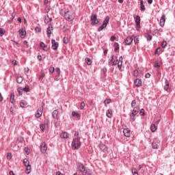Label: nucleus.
Here are the masks:
<instances>
[{
  "label": "nucleus",
  "instance_id": "1",
  "mask_svg": "<svg viewBox=\"0 0 175 175\" xmlns=\"http://www.w3.org/2000/svg\"><path fill=\"white\" fill-rule=\"evenodd\" d=\"M59 14L63 16L67 21H73V20H75L73 13L70 12L69 10L62 9L59 10Z\"/></svg>",
  "mask_w": 175,
  "mask_h": 175
},
{
  "label": "nucleus",
  "instance_id": "2",
  "mask_svg": "<svg viewBox=\"0 0 175 175\" xmlns=\"http://www.w3.org/2000/svg\"><path fill=\"white\" fill-rule=\"evenodd\" d=\"M81 146V143L80 142V137L74 138L71 144L72 148L73 150H79Z\"/></svg>",
  "mask_w": 175,
  "mask_h": 175
},
{
  "label": "nucleus",
  "instance_id": "3",
  "mask_svg": "<svg viewBox=\"0 0 175 175\" xmlns=\"http://www.w3.org/2000/svg\"><path fill=\"white\" fill-rule=\"evenodd\" d=\"M90 21H91V25H96L97 24H99L100 21L98 19V16H96V14L92 12V15L90 16Z\"/></svg>",
  "mask_w": 175,
  "mask_h": 175
},
{
  "label": "nucleus",
  "instance_id": "4",
  "mask_svg": "<svg viewBox=\"0 0 175 175\" xmlns=\"http://www.w3.org/2000/svg\"><path fill=\"white\" fill-rule=\"evenodd\" d=\"M40 150L42 154H46V152L47 151V145L46 144V142L40 144Z\"/></svg>",
  "mask_w": 175,
  "mask_h": 175
},
{
  "label": "nucleus",
  "instance_id": "5",
  "mask_svg": "<svg viewBox=\"0 0 175 175\" xmlns=\"http://www.w3.org/2000/svg\"><path fill=\"white\" fill-rule=\"evenodd\" d=\"M78 166V170H79V172H81V173H85V174H87V171L85 170V166L84 165H83L81 163H79L77 164Z\"/></svg>",
  "mask_w": 175,
  "mask_h": 175
},
{
  "label": "nucleus",
  "instance_id": "6",
  "mask_svg": "<svg viewBox=\"0 0 175 175\" xmlns=\"http://www.w3.org/2000/svg\"><path fill=\"white\" fill-rule=\"evenodd\" d=\"M18 33L20 38H21V39H24L27 35V31H25V29L22 28L18 30Z\"/></svg>",
  "mask_w": 175,
  "mask_h": 175
},
{
  "label": "nucleus",
  "instance_id": "7",
  "mask_svg": "<svg viewBox=\"0 0 175 175\" xmlns=\"http://www.w3.org/2000/svg\"><path fill=\"white\" fill-rule=\"evenodd\" d=\"M42 114H43V108L42 107H40L36 114H35V117L36 118H40V117H42Z\"/></svg>",
  "mask_w": 175,
  "mask_h": 175
},
{
  "label": "nucleus",
  "instance_id": "8",
  "mask_svg": "<svg viewBox=\"0 0 175 175\" xmlns=\"http://www.w3.org/2000/svg\"><path fill=\"white\" fill-rule=\"evenodd\" d=\"M98 147H99L100 151H103V152H104L105 154H106V152H107V147L104 144H100Z\"/></svg>",
  "mask_w": 175,
  "mask_h": 175
},
{
  "label": "nucleus",
  "instance_id": "9",
  "mask_svg": "<svg viewBox=\"0 0 175 175\" xmlns=\"http://www.w3.org/2000/svg\"><path fill=\"white\" fill-rule=\"evenodd\" d=\"M51 44H52L51 47H52L53 50H57L58 49L59 44H58V42H57L55 41V40L53 39L51 40Z\"/></svg>",
  "mask_w": 175,
  "mask_h": 175
},
{
  "label": "nucleus",
  "instance_id": "10",
  "mask_svg": "<svg viewBox=\"0 0 175 175\" xmlns=\"http://www.w3.org/2000/svg\"><path fill=\"white\" fill-rule=\"evenodd\" d=\"M125 44H127V46H130L132 42H133V38L131 36H128L125 40Z\"/></svg>",
  "mask_w": 175,
  "mask_h": 175
},
{
  "label": "nucleus",
  "instance_id": "11",
  "mask_svg": "<svg viewBox=\"0 0 175 175\" xmlns=\"http://www.w3.org/2000/svg\"><path fill=\"white\" fill-rule=\"evenodd\" d=\"M123 133L126 137H129L131 136V130L129 129H124Z\"/></svg>",
  "mask_w": 175,
  "mask_h": 175
},
{
  "label": "nucleus",
  "instance_id": "12",
  "mask_svg": "<svg viewBox=\"0 0 175 175\" xmlns=\"http://www.w3.org/2000/svg\"><path fill=\"white\" fill-rule=\"evenodd\" d=\"M165 21H166V16L162 15L161 19H160V25L161 27L165 26Z\"/></svg>",
  "mask_w": 175,
  "mask_h": 175
},
{
  "label": "nucleus",
  "instance_id": "13",
  "mask_svg": "<svg viewBox=\"0 0 175 175\" xmlns=\"http://www.w3.org/2000/svg\"><path fill=\"white\" fill-rule=\"evenodd\" d=\"M134 83H135V85H136L137 87H142V80L139 79H136L134 81Z\"/></svg>",
  "mask_w": 175,
  "mask_h": 175
},
{
  "label": "nucleus",
  "instance_id": "14",
  "mask_svg": "<svg viewBox=\"0 0 175 175\" xmlns=\"http://www.w3.org/2000/svg\"><path fill=\"white\" fill-rule=\"evenodd\" d=\"M122 59H123L122 56H120L119 57V62H118V67L119 70H121V68L122 66Z\"/></svg>",
  "mask_w": 175,
  "mask_h": 175
},
{
  "label": "nucleus",
  "instance_id": "15",
  "mask_svg": "<svg viewBox=\"0 0 175 175\" xmlns=\"http://www.w3.org/2000/svg\"><path fill=\"white\" fill-rule=\"evenodd\" d=\"M170 87V85L169 83V81H167L166 79H165V85H164V90L165 91H167V90H169Z\"/></svg>",
  "mask_w": 175,
  "mask_h": 175
},
{
  "label": "nucleus",
  "instance_id": "16",
  "mask_svg": "<svg viewBox=\"0 0 175 175\" xmlns=\"http://www.w3.org/2000/svg\"><path fill=\"white\" fill-rule=\"evenodd\" d=\"M40 47H42L44 51H48L49 48L47 47V45L44 44V42H41L40 43Z\"/></svg>",
  "mask_w": 175,
  "mask_h": 175
},
{
  "label": "nucleus",
  "instance_id": "17",
  "mask_svg": "<svg viewBox=\"0 0 175 175\" xmlns=\"http://www.w3.org/2000/svg\"><path fill=\"white\" fill-rule=\"evenodd\" d=\"M60 137H62V139H68L69 134H68L67 132H63L60 134Z\"/></svg>",
  "mask_w": 175,
  "mask_h": 175
},
{
  "label": "nucleus",
  "instance_id": "18",
  "mask_svg": "<svg viewBox=\"0 0 175 175\" xmlns=\"http://www.w3.org/2000/svg\"><path fill=\"white\" fill-rule=\"evenodd\" d=\"M52 117L55 120H57V118H58V110L55 109L53 111Z\"/></svg>",
  "mask_w": 175,
  "mask_h": 175
},
{
  "label": "nucleus",
  "instance_id": "19",
  "mask_svg": "<svg viewBox=\"0 0 175 175\" xmlns=\"http://www.w3.org/2000/svg\"><path fill=\"white\" fill-rule=\"evenodd\" d=\"M47 36L50 38V35H51V31H53V26H49L47 27Z\"/></svg>",
  "mask_w": 175,
  "mask_h": 175
},
{
  "label": "nucleus",
  "instance_id": "20",
  "mask_svg": "<svg viewBox=\"0 0 175 175\" xmlns=\"http://www.w3.org/2000/svg\"><path fill=\"white\" fill-rule=\"evenodd\" d=\"M109 21H110V17L109 16H107L103 21V24L107 26V24H109Z\"/></svg>",
  "mask_w": 175,
  "mask_h": 175
},
{
  "label": "nucleus",
  "instance_id": "21",
  "mask_svg": "<svg viewBox=\"0 0 175 175\" xmlns=\"http://www.w3.org/2000/svg\"><path fill=\"white\" fill-rule=\"evenodd\" d=\"M112 115H113V110H111V109H109L107 112V117H108V118H111Z\"/></svg>",
  "mask_w": 175,
  "mask_h": 175
},
{
  "label": "nucleus",
  "instance_id": "22",
  "mask_svg": "<svg viewBox=\"0 0 175 175\" xmlns=\"http://www.w3.org/2000/svg\"><path fill=\"white\" fill-rule=\"evenodd\" d=\"M140 10L141 12H144V10H146V7L144 6L143 0H141L140 1Z\"/></svg>",
  "mask_w": 175,
  "mask_h": 175
},
{
  "label": "nucleus",
  "instance_id": "23",
  "mask_svg": "<svg viewBox=\"0 0 175 175\" xmlns=\"http://www.w3.org/2000/svg\"><path fill=\"white\" fill-rule=\"evenodd\" d=\"M51 18H50V16H49V14H47L45 17H44V23L45 24H48V23H50V21H51Z\"/></svg>",
  "mask_w": 175,
  "mask_h": 175
},
{
  "label": "nucleus",
  "instance_id": "24",
  "mask_svg": "<svg viewBox=\"0 0 175 175\" xmlns=\"http://www.w3.org/2000/svg\"><path fill=\"white\" fill-rule=\"evenodd\" d=\"M135 23V24H140V16L139 15H137L135 17H134Z\"/></svg>",
  "mask_w": 175,
  "mask_h": 175
},
{
  "label": "nucleus",
  "instance_id": "25",
  "mask_svg": "<svg viewBox=\"0 0 175 175\" xmlns=\"http://www.w3.org/2000/svg\"><path fill=\"white\" fill-rule=\"evenodd\" d=\"M72 117H77V118H80V113L76 111L72 112Z\"/></svg>",
  "mask_w": 175,
  "mask_h": 175
},
{
  "label": "nucleus",
  "instance_id": "26",
  "mask_svg": "<svg viewBox=\"0 0 175 175\" xmlns=\"http://www.w3.org/2000/svg\"><path fill=\"white\" fill-rule=\"evenodd\" d=\"M131 173L133 175H139V173L137 172V170L135 167H133L131 169Z\"/></svg>",
  "mask_w": 175,
  "mask_h": 175
},
{
  "label": "nucleus",
  "instance_id": "27",
  "mask_svg": "<svg viewBox=\"0 0 175 175\" xmlns=\"http://www.w3.org/2000/svg\"><path fill=\"white\" fill-rule=\"evenodd\" d=\"M85 61L87 65H92V60H91V59H90L89 57H86L85 59Z\"/></svg>",
  "mask_w": 175,
  "mask_h": 175
},
{
  "label": "nucleus",
  "instance_id": "28",
  "mask_svg": "<svg viewBox=\"0 0 175 175\" xmlns=\"http://www.w3.org/2000/svg\"><path fill=\"white\" fill-rule=\"evenodd\" d=\"M152 148H153V150H158V144H157V142H152Z\"/></svg>",
  "mask_w": 175,
  "mask_h": 175
},
{
  "label": "nucleus",
  "instance_id": "29",
  "mask_svg": "<svg viewBox=\"0 0 175 175\" xmlns=\"http://www.w3.org/2000/svg\"><path fill=\"white\" fill-rule=\"evenodd\" d=\"M31 173V165H26V174H29Z\"/></svg>",
  "mask_w": 175,
  "mask_h": 175
},
{
  "label": "nucleus",
  "instance_id": "30",
  "mask_svg": "<svg viewBox=\"0 0 175 175\" xmlns=\"http://www.w3.org/2000/svg\"><path fill=\"white\" fill-rule=\"evenodd\" d=\"M16 82L18 84H21L23 83V77H18L16 78Z\"/></svg>",
  "mask_w": 175,
  "mask_h": 175
},
{
  "label": "nucleus",
  "instance_id": "31",
  "mask_svg": "<svg viewBox=\"0 0 175 175\" xmlns=\"http://www.w3.org/2000/svg\"><path fill=\"white\" fill-rule=\"evenodd\" d=\"M132 113H134L135 114H137V113H139V107H135L133 109Z\"/></svg>",
  "mask_w": 175,
  "mask_h": 175
},
{
  "label": "nucleus",
  "instance_id": "32",
  "mask_svg": "<svg viewBox=\"0 0 175 175\" xmlns=\"http://www.w3.org/2000/svg\"><path fill=\"white\" fill-rule=\"evenodd\" d=\"M10 100L11 103H14V93L11 94Z\"/></svg>",
  "mask_w": 175,
  "mask_h": 175
},
{
  "label": "nucleus",
  "instance_id": "33",
  "mask_svg": "<svg viewBox=\"0 0 175 175\" xmlns=\"http://www.w3.org/2000/svg\"><path fill=\"white\" fill-rule=\"evenodd\" d=\"M23 164H24L25 166H29V161H28L27 159H24Z\"/></svg>",
  "mask_w": 175,
  "mask_h": 175
},
{
  "label": "nucleus",
  "instance_id": "34",
  "mask_svg": "<svg viewBox=\"0 0 175 175\" xmlns=\"http://www.w3.org/2000/svg\"><path fill=\"white\" fill-rule=\"evenodd\" d=\"M148 42H151V40H152V36L150 34H147L146 36Z\"/></svg>",
  "mask_w": 175,
  "mask_h": 175
},
{
  "label": "nucleus",
  "instance_id": "35",
  "mask_svg": "<svg viewBox=\"0 0 175 175\" xmlns=\"http://www.w3.org/2000/svg\"><path fill=\"white\" fill-rule=\"evenodd\" d=\"M150 130L152 132H155L157 131V128L155 127V124H151Z\"/></svg>",
  "mask_w": 175,
  "mask_h": 175
},
{
  "label": "nucleus",
  "instance_id": "36",
  "mask_svg": "<svg viewBox=\"0 0 175 175\" xmlns=\"http://www.w3.org/2000/svg\"><path fill=\"white\" fill-rule=\"evenodd\" d=\"M114 47H115L114 49L115 51H117V50L120 49V44H118V42H116L114 44Z\"/></svg>",
  "mask_w": 175,
  "mask_h": 175
},
{
  "label": "nucleus",
  "instance_id": "37",
  "mask_svg": "<svg viewBox=\"0 0 175 175\" xmlns=\"http://www.w3.org/2000/svg\"><path fill=\"white\" fill-rule=\"evenodd\" d=\"M114 59V55H112L109 59V65H111V62H113V60Z\"/></svg>",
  "mask_w": 175,
  "mask_h": 175
},
{
  "label": "nucleus",
  "instance_id": "38",
  "mask_svg": "<svg viewBox=\"0 0 175 175\" xmlns=\"http://www.w3.org/2000/svg\"><path fill=\"white\" fill-rule=\"evenodd\" d=\"M166 46H167V42H166V41H163L162 44H161V47L162 49H165V47H166Z\"/></svg>",
  "mask_w": 175,
  "mask_h": 175
},
{
  "label": "nucleus",
  "instance_id": "39",
  "mask_svg": "<svg viewBox=\"0 0 175 175\" xmlns=\"http://www.w3.org/2000/svg\"><path fill=\"white\" fill-rule=\"evenodd\" d=\"M26 106H27V103H24V102L20 103V107H22L23 109V107H25Z\"/></svg>",
  "mask_w": 175,
  "mask_h": 175
},
{
  "label": "nucleus",
  "instance_id": "40",
  "mask_svg": "<svg viewBox=\"0 0 175 175\" xmlns=\"http://www.w3.org/2000/svg\"><path fill=\"white\" fill-rule=\"evenodd\" d=\"M133 76L135 77H137V76H139V70H135L134 72H133Z\"/></svg>",
  "mask_w": 175,
  "mask_h": 175
},
{
  "label": "nucleus",
  "instance_id": "41",
  "mask_svg": "<svg viewBox=\"0 0 175 175\" xmlns=\"http://www.w3.org/2000/svg\"><path fill=\"white\" fill-rule=\"evenodd\" d=\"M12 20L8 21V23H10V24H11V23H12V21H13V20H14V17H16V13L13 12L12 14Z\"/></svg>",
  "mask_w": 175,
  "mask_h": 175
},
{
  "label": "nucleus",
  "instance_id": "42",
  "mask_svg": "<svg viewBox=\"0 0 175 175\" xmlns=\"http://www.w3.org/2000/svg\"><path fill=\"white\" fill-rule=\"evenodd\" d=\"M54 70H55L54 67H50L49 69V73H54Z\"/></svg>",
  "mask_w": 175,
  "mask_h": 175
},
{
  "label": "nucleus",
  "instance_id": "43",
  "mask_svg": "<svg viewBox=\"0 0 175 175\" xmlns=\"http://www.w3.org/2000/svg\"><path fill=\"white\" fill-rule=\"evenodd\" d=\"M111 103V99H106L105 100H104V104L105 105H109V103Z\"/></svg>",
  "mask_w": 175,
  "mask_h": 175
},
{
  "label": "nucleus",
  "instance_id": "44",
  "mask_svg": "<svg viewBox=\"0 0 175 175\" xmlns=\"http://www.w3.org/2000/svg\"><path fill=\"white\" fill-rule=\"evenodd\" d=\"M84 107H85V103H84V102L82 101L81 103V107H80L81 110H83V109H84Z\"/></svg>",
  "mask_w": 175,
  "mask_h": 175
},
{
  "label": "nucleus",
  "instance_id": "45",
  "mask_svg": "<svg viewBox=\"0 0 175 175\" xmlns=\"http://www.w3.org/2000/svg\"><path fill=\"white\" fill-rule=\"evenodd\" d=\"M68 42H69L68 40V38L64 37V38H63V42H64L65 44H68Z\"/></svg>",
  "mask_w": 175,
  "mask_h": 175
},
{
  "label": "nucleus",
  "instance_id": "46",
  "mask_svg": "<svg viewBox=\"0 0 175 175\" xmlns=\"http://www.w3.org/2000/svg\"><path fill=\"white\" fill-rule=\"evenodd\" d=\"M55 72L56 73H57L58 75H61V70L59 69V68L57 67L55 68Z\"/></svg>",
  "mask_w": 175,
  "mask_h": 175
},
{
  "label": "nucleus",
  "instance_id": "47",
  "mask_svg": "<svg viewBox=\"0 0 175 175\" xmlns=\"http://www.w3.org/2000/svg\"><path fill=\"white\" fill-rule=\"evenodd\" d=\"M161 47L157 48L154 52V54H159V53H161Z\"/></svg>",
  "mask_w": 175,
  "mask_h": 175
},
{
  "label": "nucleus",
  "instance_id": "48",
  "mask_svg": "<svg viewBox=\"0 0 175 175\" xmlns=\"http://www.w3.org/2000/svg\"><path fill=\"white\" fill-rule=\"evenodd\" d=\"M136 106V100H133L131 102V107H135Z\"/></svg>",
  "mask_w": 175,
  "mask_h": 175
},
{
  "label": "nucleus",
  "instance_id": "49",
  "mask_svg": "<svg viewBox=\"0 0 175 175\" xmlns=\"http://www.w3.org/2000/svg\"><path fill=\"white\" fill-rule=\"evenodd\" d=\"M139 115L142 116H144V109H141L139 110Z\"/></svg>",
  "mask_w": 175,
  "mask_h": 175
},
{
  "label": "nucleus",
  "instance_id": "50",
  "mask_svg": "<svg viewBox=\"0 0 175 175\" xmlns=\"http://www.w3.org/2000/svg\"><path fill=\"white\" fill-rule=\"evenodd\" d=\"M35 31H36V32H41L42 31V29L40 27H36L35 28Z\"/></svg>",
  "mask_w": 175,
  "mask_h": 175
},
{
  "label": "nucleus",
  "instance_id": "51",
  "mask_svg": "<svg viewBox=\"0 0 175 175\" xmlns=\"http://www.w3.org/2000/svg\"><path fill=\"white\" fill-rule=\"evenodd\" d=\"M23 90L25 92H29V88L28 87H25Z\"/></svg>",
  "mask_w": 175,
  "mask_h": 175
},
{
  "label": "nucleus",
  "instance_id": "52",
  "mask_svg": "<svg viewBox=\"0 0 175 175\" xmlns=\"http://www.w3.org/2000/svg\"><path fill=\"white\" fill-rule=\"evenodd\" d=\"M118 63V60H115V61L112 62V63H111V65L114 66L117 65Z\"/></svg>",
  "mask_w": 175,
  "mask_h": 175
},
{
  "label": "nucleus",
  "instance_id": "53",
  "mask_svg": "<svg viewBox=\"0 0 175 175\" xmlns=\"http://www.w3.org/2000/svg\"><path fill=\"white\" fill-rule=\"evenodd\" d=\"M7 159H12V153L9 152L7 154Z\"/></svg>",
  "mask_w": 175,
  "mask_h": 175
},
{
  "label": "nucleus",
  "instance_id": "54",
  "mask_svg": "<svg viewBox=\"0 0 175 175\" xmlns=\"http://www.w3.org/2000/svg\"><path fill=\"white\" fill-rule=\"evenodd\" d=\"M5 31H3V29L0 28V36H2L3 35H4Z\"/></svg>",
  "mask_w": 175,
  "mask_h": 175
},
{
  "label": "nucleus",
  "instance_id": "55",
  "mask_svg": "<svg viewBox=\"0 0 175 175\" xmlns=\"http://www.w3.org/2000/svg\"><path fill=\"white\" fill-rule=\"evenodd\" d=\"M130 120L131 122H133L135 121V116L130 115Z\"/></svg>",
  "mask_w": 175,
  "mask_h": 175
},
{
  "label": "nucleus",
  "instance_id": "56",
  "mask_svg": "<svg viewBox=\"0 0 175 175\" xmlns=\"http://www.w3.org/2000/svg\"><path fill=\"white\" fill-rule=\"evenodd\" d=\"M55 81H58L59 80V75H56L54 78Z\"/></svg>",
  "mask_w": 175,
  "mask_h": 175
},
{
  "label": "nucleus",
  "instance_id": "57",
  "mask_svg": "<svg viewBox=\"0 0 175 175\" xmlns=\"http://www.w3.org/2000/svg\"><path fill=\"white\" fill-rule=\"evenodd\" d=\"M134 42L136 44L139 43V38L135 37Z\"/></svg>",
  "mask_w": 175,
  "mask_h": 175
},
{
  "label": "nucleus",
  "instance_id": "58",
  "mask_svg": "<svg viewBox=\"0 0 175 175\" xmlns=\"http://www.w3.org/2000/svg\"><path fill=\"white\" fill-rule=\"evenodd\" d=\"M145 77L146 79H150V77H151V75L150 73H146L145 75Z\"/></svg>",
  "mask_w": 175,
  "mask_h": 175
},
{
  "label": "nucleus",
  "instance_id": "59",
  "mask_svg": "<svg viewBox=\"0 0 175 175\" xmlns=\"http://www.w3.org/2000/svg\"><path fill=\"white\" fill-rule=\"evenodd\" d=\"M40 129H41V131H44V125H43L42 124H40Z\"/></svg>",
  "mask_w": 175,
  "mask_h": 175
},
{
  "label": "nucleus",
  "instance_id": "60",
  "mask_svg": "<svg viewBox=\"0 0 175 175\" xmlns=\"http://www.w3.org/2000/svg\"><path fill=\"white\" fill-rule=\"evenodd\" d=\"M110 40L111 42H114V40H116V36H111Z\"/></svg>",
  "mask_w": 175,
  "mask_h": 175
},
{
  "label": "nucleus",
  "instance_id": "61",
  "mask_svg": "<svg viewBox=\"0 0 175 175\" xmlns=\"http://www.w3.org/2000/svg\"><path fill=\"white\" fill-rule=\"evenodd\" d=\"M18 92L19 95H23V90H21V88L18 89Z\"/></svg>",
  "mask_w": 175,
  "mask_h": 175
},
{
  "label": "nucleus",
  "instance_id": "62",
  "mask_svg": "<svg viewBox=\"0 0 175 175\" xmlns=\"http://www.w3.org/2000/svg\"><path fill=\"white\" fill-rule=\"evenodd\" d=\"M103 29H104V27H103V26H100V27L98 28V32H100V31H103Z\"/></svg>",
  "mask_w": 175,
  "mask_h": 175
},
{
  "label": "nucleus",
  "instance_id": "63",
  "mask_svg": "<svg viewBox=\"0 0 175 175\" xmlns=\"http://www.w3.org/2000/svg\"><path fill=\"white\" fill-rule=\"evenodd\" d=\"M37 58H38V61H42V55H38Z\"/></svg>",
  "mask_w": 175,
  "mask_h": 175
},
{
  "label": "nucleus",
  "instance_id": "64",
  "mask_svg": "<svg viewBox=\"0 0 175 175\" xmlns=\"http://www.w3.org/2000/svg\"><path fill=\"white\" fill-rule=\"evenodd\" d=\"M43 77H44V74L40 75L38 79L40 80V79H43Z\"/></svg>",
  "mask_w": 175,
  "mask_h": 175
}]
</instances>
